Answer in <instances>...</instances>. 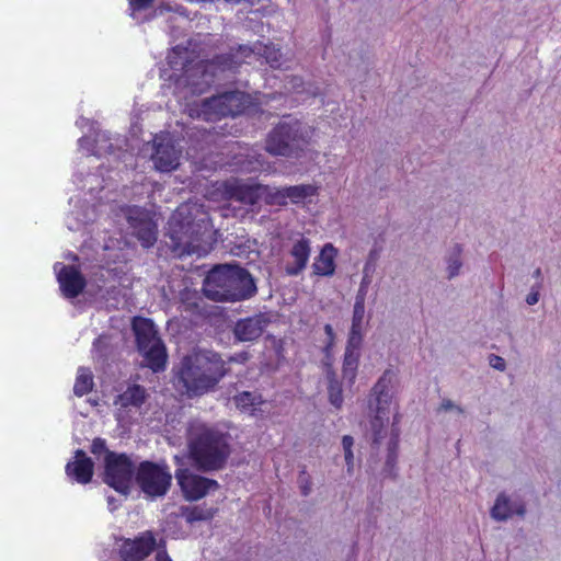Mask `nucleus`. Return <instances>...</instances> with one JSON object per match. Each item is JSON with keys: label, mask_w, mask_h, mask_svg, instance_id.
<instances>
[{"label": "nucleus", "mask_w": 561, "mask_h": 561, "mask_svg": "<svg viewBox=\"0 0 561 561\" xmlns=\"http://www.w3.org/2000/svg\"><path fill=\"white\" fill-rule=\"evenodd\" d=\"M228 371L227 362L218 352L197 347L173 368V383L187 398L202 397L214 391Z\"/></svg>", "instance_id": "f257e3e1"}, {"label": "nucleus", "mask_w": 561, "mask_h": 561, "mask_svg": "<svg viewBox=\"0 0 561 561\" xmlns=\"http://www.w3.org/2000/svg\"><path fill=\"white\" fill-rule=\"evenodd\" d=\"M168 234L175 250L202 255L208 252L214 227L203 205L187 203L180 205L172 214Z\"/></svg>", "instance_id": "f03ea898"}, {"label": "nucleus", "mask_w": 561, "mask_h": 561, "mask_svg": "<svg viewBox=\"0 0 561 561\" xmlns=\"http://www.w3.org/2000/svg\"><path fill=\"white\" fill-rule=\"evenodd\" d=\"M187 450L198 471H219L231 455L229 435L204 423L192 424L187 431Z\"/></svg>", "instance_id": "7ed1b4c3"}, {"label": "nucleus", "mask_w": 561, "mask_h": 561, "mask_svg": "<svg viewBox=\"0 0 561 561\" xmlns=\"http://www.w3.org/2000/svg\"><path fill=\"white\" fill-rule=\"evenodd\" d=\"M257 287L251 273L238 264L213 267L203 284L204 295L214 301L237 302L252 298Z\"/></svg>", "instance_id": "20e7f679"}, {"label": "nucleus", "mask_w": 561, "mask_h": 561, "mask_svg": "<svg viewBox=\"0 0 561 561\" xmlns=\"http://www.w3.org/2000/svg\"><path fill=\"white\" fill-rule=\"evenodd\" d=\"M257 108L259 103L249 93L233 90L204 100L201 111L206 121H217L227 116L251 114Z\"/></svg>", "instance_id": "39448f33"}, {"label": "nucleus", "mask_w": 561, "mask_h": 561, "mask_svg": "<svg viewBox=\"0 0 561 561\" xmlns=\"http://www.w3.org/2000/svg\"><path fill=\"white\" fill-rule=\"evenodd\" d=\"M254 56L263 57L272 68L278 69L283 64V54L280 48L274 44L257 43L254 47L248 45H239L231 48L228 53L218 54L210 60V65L225 71L236 70L242 64H250V58Z\"/></svg>", "instance_id": "423d86ee"}, {"label": "nucleus", "mask_w": 561, "mask_h": 561, "mask_svg": "<svg viewBox=\"0 0 561 561\" xmlns=\"http://www.w3.org/2000/svg\"><path fill=\"white\" fill-rule=\"evenodd\" d=\"M135 480L146 497L158 499L169 492L172 473L165 462L144 460L136 469Z\"/></svg>", "instance_id": "0eeeda50"}, {"label": "nucleus", "mask_w": 561, "mask_h": 561, "mask_svg": "<svg viewBox=\"0 0 561 561\" xmlns=\"http://www.w3.org/2000/svg\"><path fill=\"white\" fill-rule=\"evenodd\" d=\"M136 469L126 454L107 451L104 457L103 481L116 492L127 496L130 493Z\"/></svg>", "instance_id": "6e6552de"}, {"label": "nucleus", "mask_w": 561, "mask_h": 561, "mask_svg": "<svg viewBox=\"0 0 561 561\" xmlns=\"http://www.w3.org/2000/svg\"><path fill=\"white\" fill-rule=\"evenodd\" d=\"M392 378L393 374L390 370H386L373 388L377 401L376 415L370 421L373 431L371 444L374 448H379L383 438L388 435L387 424L389 422V407L392 399L390 394Z\"/></svg>", "instance_id": "1a4fd4ad"}, {"label": "nucleus", "mask_w": 561, "mask_h": 561, "mask_svg": "<svg viewBox=\"0 0 561 561\" xmlns=\"http://www.w3.org/2000/svg\"><path fill=\"white\" fill-rule=\"evenodd\" d=\"M174 476L184 499L191 502L198 501L210 491L219 489L217 480L194 473L187 468L176 469Z\"/></svg>", "instance_id": "9d476101"}, {"label": "nucleus", "mask_w": 561, "mask_h": 561, "mask_svg": "<svg viewBox=\"0 0 561 561\" xmlns=\"http://www.w3.org/2000/svg\"><path fill=\"white\" fill-rule=\"evenodd\" d=\"M261 183H248L239 179H229L221 184L222 195L245 206H255L261 201Z\"/></svg>", "instance_id": "9b49d317"}, {"label": "nucleus", "mask_w": 561, "mask_h": 561, "mask_svg": "<svg viewBox=\"0 0 561 561\" xmlns=\"http://www.w3.org/2000/svg\"><path fill=\"white\" fill-rule=\"evenodd\" d=\"M157 540L151 530L140 533L134 539L123 540L118 553L123 561H142L156 549Z\"/></svg>", "instance_id": "f8f14e48"}, {"label": "nucleus", "mask_w": 561, "mask_h": 561, "mask_svg": "<svg viewBox=\"0 0 561 561\" xmlns=\"http://www.w3.org/2000/svg\"><path fill=\"white\" fill-rule=\"evenodd\" d=\"M309 137V127L287 115L272 129L267 140H306Z\"/></svg>", "instance_id": "ddd939ff"}, {"label": "nucleus", "mask_w": 561, "mask_h": 561, "mask_svg": "<svg viewBox=\"0 0 561 561\" xmlns=\"http://www.w3.org/2000/svg\"><path fill=\"white\" fill-rule=\"evenodd\" d=\"M270 323L265 313H257L252 317L240 319L233 328V335L240 342H252L257 340Z\"/></svg>", "instance_id": "4468645a"}, {"label": "nucleus", "mask_w": 561, "mask_h": 561, "mask_svg": "<svg viewBox=\"0 0 561 561\" xmlns=\"http://www.w3.org/2000/svg\"><path fill=\"white\" fill-rule=\"evenodd\" d=\"M57 279L62 295L69 299L78 297L87 286L84 276L73 265H64L58 272Z\"/></svg>", "instance_id": "2eb2a0df"}, {"label": "nucleus", "mask_w": 561, "mask_h": 561, "mask_svg": "<svg viewBox=\"0 0 561 561\" xmlns=\"http://www.w3.org/2000/svg\"><path fill=\"white\" fill-rule=\"evenodd\" d=\"M68 478L80 484L91 482L94 473V462L82 449L75 451V459L65 467Z\"/></svg>", "instance_id": "dca6fc26"}, {"label": "nucleus", "mask_w": 561, "mask_h": 561, "mask_svg": "<svg viewBox=\"0 0 561 561\" xmlns=\"http://www.w3.org/2000/svg\"><path fill=\"white\" fill-rule=\"evenodd\" d=\"M157 145L152 153L154 168L160 172H170L175 170L180 164L182 154L181 148L176 147V142H152Z\"/></svg>", "instance_id": "f3484780"}, {"label": "nucleus", "mask_w": 561, "mask_h": 561, "mask_svg": "<svg viewBox=\"0 0 561 561\" xmlns=\"http://www.w3.org/2000/svg\"><path fill=\"white\" fill-rule=\"evenodd\" d=\"M128 222L145 249H149L156 243L158 234L157 225L147 214L137 211L136 215H129Z\"/></svg>", "instance_id": "a211bd4d"}, {"label": "nucleus", "mask_w": 561, "mask_h": 561, "mask_svg": "<svg viewBox=\"0 0 561 561\" xmlns=\"http://www.w3.org/2000/svg\"><path fill=\"white\" fill-rule=\"evenodd\" d=\"M131 329L135 334L137 350H146L147 346L162 341L159 337L154 323L151 319L135 317L131 323Z\"/></svg>", "instance_id": "6ab92c4d"}, {"label": "nucleus", "mask_w": 561, "mask_h": 561, "mask_svg": "<svg viewBox=\"0 0 561 561\" xmlns=\"http://www.w3.org/2000/svg\"><path fill=\"white\" fill-rule=\"evenodd\" d=\"M293 262H288L285 272L288 276L299 275L307 266L310 256V242L308 239H300L295 242L289 251Z\"/></svg>", "instance_id": "aec40b11"}, {"label": "nucleus", "mask_w": 561, "mask_h": 561, "mask_svg": "<svg viewBox=\"0 0 561 561\" xmlns=\"http://www.w3.org/2000/svg\"><path fill=\"white\" fill-rule=\"evenodd\" d=\"M138 352L144 357V366L150 368L153 373H160L165 369L168 353L162 341L147 346L146 350H138Z\"/></svg>", "instance_id": "412c9836"}, {"label": "nucleus", "mask_w": 561, "mask_h": 561, "mask_svg": "<svg viewBox=\"0 0 561 561\" xmlns=\"http://www.w3.org/2000/svg\"><path fill=\"white\" fill-rule=\"evenodd\" d=\"M335 248L331 243L325 244L312 264L313 273L319 276H332L335 272Z\"/></svg>", "instance_id": "4be33fe9"}, {"label": "nucleus", "mask_w": 561, "mask_h": 561, "mask_svg": "<svg viewBox=\"0 0 561 561\" xmlns=\"http://www.w3.org/2000/svg\"><path fill=\"white\" fill-rule=\"evenodd\" d=\"M526 510L524 504H518L513 507L510 499L501 493L491 508V516L496 520H506L514 514L523 516Z\"/></svg>", "instance_id": "5701e85b"}, {"label": "nucleus", "mask_w": 561, "mask_h": 561, "mask_svg": "<svg viewBox=\"0 0 561 561\" xmlns=\"http://www.w3.org/2000/svg\"><path fill=\"white\" fill-rule=\"evenodd\" d=\"M360 347L362 344L351 345L350 342L346 343L342 374L343 378L350 383H354L356 378Z\"/></svg>", "instance_id": "b1692460"}, {"label": "nucleus", "mask_w": 561, "mask_h": 561, "mask_svg": "<svg viewBox=\"0 0 561 561\" xmlns=\"http://www.w3.org/2000/svg\"><path fill=\"white\" fill-rule=\"evenodd\" d=\"M147 399V391L140 385L128 386L127 389L117 396L115 404L127 409L130 407L140 408Z\"/></svg>", "instance_id": "393cba45"}, {"label": "nucleus", "mask_w": 561, "mask_h": 561, "mask_svg": "<svg viewBox=\"0 0 561 561\" xmlns=\"http://www.w3.org/2000/svg\"><path fill=\"white\" fill-rule=\"evenodd\" d=\"M400 422V415L397 412L393 415V422L390 430L389 440L387 443V460L386 466L390 469L394 468L398 459V449H399V438H400V428L398 426Z\"/></svg>", "instance_id": "a878e982"}, {"label": "nucleus", "mask_w": 561, "mask_h": 561, "mask_svg": "<svg viewBox=\"0 0 561 561\" xmlns=\"http://www.w3.org/2000/svg\"><path fill=\"white\" fill-rule=\"evenodd\" d=\"M365 308L354 307L352 324L347 336L351 345L363 344Z\"/></svg>", "instance_id": "bb28decb"}, {"label": "nucleus", "mask_w": 561, "mask_h": 561, "mask_svg": "<svg viewBox=\"0 0 561 561\" xmlns=\"http://www.w3.org/2000/svg\"><path fill=\"white\" fill-rule=\"evenodd\" d=\"M285 193L287 203L290 201L293 204H299L302 203L306 198L317 195L318 187L312 184L285 186Z\"/></svg>", "instance_id": "cd10ccee"}, {"label": "nucleus", "mask_w": 561, "mask_h": 561, "mask_svg": "<svg viewBox=\"0 0 561 561\" xmlns=\"http://www.w3.org/2000/svg\"><path fill=\"white\" fill-rule=\"evenodd\" d=\"M77 125L85 131L79 140H108V137L101 130L100 124L96 121L80 117L77 121Z\"/></svg>", "instance_id": "c85d7f7f"}, {"label": "nucleus", "mask_w": 561, "mask_h": 561, "mask_svg": "<svg viewBox=\"0 0 561 561\" xmlns=\"http://www.w3.org/2000/svg\"><path fill=\"white\" fill-rule=\"evenodd\" d=\"M93 386V375L90 368L79 367L73 385V393L77 397H83L92 391Z\"/></svg>", "instance_id": "c756f323"}, {"label": "nucleus", "mask_w": 561, "mask_h": 561, "mask_svg": "<svg viewBox=\"0 0 561 561\" xmlns=\"http://www.w3.org/2000/svg\"><path fill=\"white\" fill-rule=\"evenodd\" d=\"M216 511L214 508H207L203 506H182L181 515L185 518L188 524L195 522L209 520L214 517Z\"/></svg>", "instance_id": "7c9ffc66"}, {"label": "nucleus", "mask_w": 561, "mask_h": 561, "mask_svg": "<svg viewBox=\"0 0 561 561\" xmlns=\"http://www.w3.org/2000/svg\"><path fill=\"white\" fill-rule=\"evenodd\" d=\"M261 201H264L270 206H286L285 187H271L270 185L261 184Z\"/></svg>", "instance_id": "2f4dec72"}, {"label": "nucleus", "mask_w": 561, "mask_h": 561, "mask_svg": "<svg viewBox=\"0 0 561 561\" xmlns=\"http://www.w3.org/2000/svg\"><path fill=\"white\" fill-rule=\"evenodd\" d=\"M329 386H328V394L329 401L336 409H340L343 404V391L342 385L335 378V373H328Z\"/></svg>", "instance_id": "473e14b6"}, {"label": "nucleus", "mask_w": 561, "mask_h": 561, "mask_svg": "<svg viewBox=\"0 0 561 561\" xmlns=\"http://www.w3.org/2000/svg\"><path fill=\"white\" fill-rule=\"evenodd\" d=\"M236 407L241 411H252L255 405L260 404L261 396H256L250 391H243L233 397Z\"/></svg>", "instance_id": "72a5a7b5"}, {"label": "nucleus", "mask_w": 561, "mask_h": 561, "mask_svg": "<svg viewBox=\"0 0 561 561\" xmlns=\"http://www.w3.org/2000/svg\"><path fill=\"white\" fill-rule=\"evenodd\" d=\"M265 150L273 156L291 157L294 142H266Z\"/></svg>", "instance_id": "f704fd0d"}, {"label": "nucleus", "mask_w": 561, "mask_h": 561, "mask_svg": "<svg viewBox=\"0 0 561 561\" xmlns=\"http://www.w3.org/2000/svg\"><path fill=\"white\" fill-rule=\"evenodd\" d=\"M353 445H354V439L351 435H344L342 437V446H343V450H344V458H345L348 473H351L354 468V455H353V450H352Z\"/></svg>", "instance_id": "c9c22d12"}, {"label": "nucleus", "mask_w": 561, "mask_h": 561, "mask_svg": "<svg viewBox=\"0 0 561 561\" xmlns=\"http://www.w3.org/2000/svg\"><path fill=\"white\" fill-rule=\"evenodd\" d=\"M461 251H462L461 247L459 244H457L455 247V259H450L449 264H448V277L449 278L455 277L459 273V270L461 267V262L459 260Z\"/></svg>", "instance_id": "e433bc0d"}, {"label": "nucleus", "mask_w": 561, "mask_h": 561, "mask_svg": "<svg viewBox=\"0 0 561 561\" xmlns=\"http://www.w3.org/2000/svg\"><path fill=\"white\" fill-rule=\"evenodd\" d=\"M298 483H299L301 494L304 496L309 495L311 492V488H312V481H311L310 476L307 473L306 469H302L299 472Z\"/></svg>", "instance_id": "4c0bfd02"}, {"label": "nucleus", "mask_w": 561, "mask_h": 561, "mask_svg": "<svg viewBox=\"0 0 561 561\" xmlns=\"http://www.w3.org/2000/svg\"><path fill=\"white\" fill-rule=\"evenodd\" d=\"M90 451L95 456H99L101 454H105V456H106L107 451H110V450L106 447V440L104 438L95 437L92 440Z\"/></svg>", "instance_id": "58836bf2"}, {"label": "nucleus", "mask_w": 561, "mask_h": 561, "mask_svg": "<svg viewBox=\"0 0 561 561\" xmlns=\"http://www.w3.org/2000/svg\"><path fill=\"white\" fill-rule=\"evenodd\" d=\"M323 329H324V333L328 336V342L325 344L324 352L327 354H329L335 343V333H334L332 325L329 323H327Z\"/></svg>", "instance_id": "ea45409f"}, {"label": "nucleus", "mask_w": 561, "mask_h": 561, "mask_svg": "<svg viewBox=\"0 0 561 561\" xmlns=\"http://www.w3.org/2000/svg\"><path fill=\"white\" fill-rule=\"evenodd\" d=\"M489 364L491 367L500 371H503L506 367L504 358L494 354L489 356Z\"/></svg>", "instance_id": "a19ab883"}, {"label": "nucleus", "mask_w": 561, "mask_h": 561, "mask_svg": "<svg viewBox=\"0 0 561 561\" xmlns=\"http://www.w3.org/2000/svg\"><path fill=\"white\" fill-rule=\"evenodd\" d=\"M366 294H367V289L366 287L362 284L356 296H355V302H354V307H362V308H365V301H366Z\"/></svg>", "instance_id": "79ce46f5"}, {"label": "nucleus", "mask_w": 561, "mask_h": 561, "mask_svg": "<svg viewBox=\"0 0 561 561\" xmlns=\"http://www.w3.org/2000/svg\"><path fill=\"white\" fill-rule=\"evenodd\" d=\"M250 357H251V355L249 352L242 351L240 353H236L234 355L230 356L229 363L236 362V363L244 364L250 359Z\"/></svg>", "instance_id": "37998d69"}, {"label": "nucleus", "mask_w": 561, "mask_h": 561, "mask_svg": "<svg viewBox=\"0 0 561 561\" xmlns=\"http://www.w3.org/2000/svg\"><path fill=\"white\" fill-rule=\"evenodd\" d=\"M154 0H129L134 10H141L148 8Z\"/></svg>", "instance_id": "c03bdc74"}, {"label": "nucleus", "mask_w": 561, "mask_h": 561, "mask_svg": "<svg viewBox=\"0 0 561 561\" xmlns=\"http://www.w3.org/2000/svg\"><path fill=\"white\" fill-rule=\"evenodd\" d=\"M451 409H457L460 413L463 412V410L460 407H456L450 400L444 399L440 403L439 410L449 411Z\"/></svg>", "instance_id": "a18cd8bd"}, {"label": "nucleus", "mask_w": 561, "mask_h": 561, "mask_svg": "<svg viewBox=\"0 0 561 561\" xmlns=\"http://www.w3.org/2000/svg\"><path fill=\"white\" fill-rule=\"evenodd\" d=\"M539 300V293L538 291H530L526 297V302L530 306L537 304Z\"/></svg>", "instance_id": "49530a36"}, {"label": "nucleus", "mask_w": 561, "mask_h": 561, "mask_svg": "<svg viewBox=\"0 0 561 561\" xmlns=\"http://www.w3.org/2000/svg\"><path fill=\"white\" fill-rule=\"evenodd\" d=\"M154 561H172V559L165 550H160L157 552Z\"/></svg>", "instance_id": "de8ad7c7"}, {"label": "nucleus", "mask_w": 561, "mask_h": 561, "mask_svg": "<svg viewBox=\"0 0 561 561\" xmlns=\"http://www.w3.org/2000/svg\"><path fill=\"white\" fill-rule=\"evenodd\" d=\"M535 276H536L537 278L541 276V270H540V268H537V270L535 271Z\"/></svg>", "instance_id": "09e8293b"}]
</instances>
